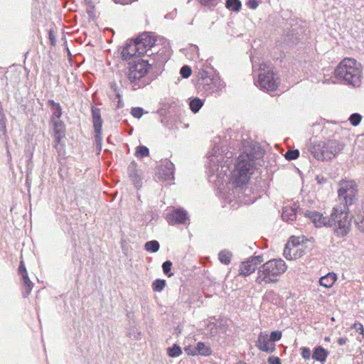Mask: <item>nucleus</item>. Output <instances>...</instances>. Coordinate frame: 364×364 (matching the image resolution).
Returning a JSON list of instances; mask_svg holds the SVG:
<instances>
[{
    "label": "nucleus",
    "mask_w": 364,
    "mask_h": 364,
    "mask_svg": "<svg viewBox=\"0 0 364 364\" xmlns=\"http://www.w3.org/2000/svg\"><path fill=\"white\" fill-rule=\"evenodd\" d=\"M333 75L347 85L359 86L363 77V66L353 58H344L335 68Z\"/></svg>",
    "instance_id": "nucleus-1"
},
{
    "label": "nucleus",
    "mask_w": 364,
    "mask_h": 364,
    "mask_svg": "<svg viewBox=\"0 0 364 364\" xmlns=\"http://www.w3.org/2000/svg\"><path fill=\"white\" fill-rule=\"evenodd\" d=\"M287 269V265L282 259H273L263 264L257 271L256 282L259 284L274 283L278 277Z\"/></svg>",
    "instance_id": "nucleus-2"
},
{
    "label": "nucleus",
    "mask_w": 364,
    "mask_h": 364,
    "mask_svg": "<svg viewBox=\"0 0 364 364\" xmlns=\"http://www.w3.org/2000/svg\"><path fill=\"white\" fill-rule=\"evenodd\" d=\"M328 227L334 228V233L339 237L346 236L351 227L349 218V209L346 205L338 204L335 205L329 217Z\"/></svg>",
    "instance_id": "nucleus-3"
},
{
    "label": "nucleus",
    "mask_w": 364,
    "mask_h": 364,
    "mask_svg": "<svg viewBox=\"0 0 364 364\" xmlns=\"http://www.w3.org/2000/svg\"><path fill=\"white\" fill-rule=\"evenodd\" d=\"M256 158L252 152H244L239 156L236 166V178L239 184H245L249 181Z\"/></svg>",
    "instance_id": "nucleus-4"
},
{
    "label": "nucleus",
    "mask_w": 364,
    "mask_h": 364,
    "mask_svg": "<svg viewBox=\"0 0 364 364\" xmlns=\"http://www.w3.org/2000/svg\"><path fill=\"white\" fill-rule=\"evenodd\" d=\"M341 149L342 146L338 141L328 140L314 145L311 151L316 159L324 161L333 159Z\"/></svg>",
    "instance_id": "nucleus-5"
},
{
    "label": "nucleus",
    "mask_w": 364,
    "mask_h": 364,
    "mask_svg": "<svg viewBox=\"0 0 364 364\" xmlns=\"http://www.w3.org/2000/svg\"><path fill=\"white\" fill-rule=\"evenodd\" d=\"M151 65L147 60H138L130 63L125 75L131 83L137 85L150 71Z\"/></svg>",
    "instance_id": "nucleus-6"
},
{
    "label": "nucleus",
    "mask_w": 364,
    "mask_h": 364,
    "mask_svg": "<svg viewBox=\"0 0 364 364\" xmlns=\"http://www.w3.org/2000/svg\"><path fill=\"white\" fill-rule=\"evenodd\" d=\"M267 63H262L259 65V70L260 73L258 76V83L260 88L267 91H274L277 89L279 84V77L277 73L273 70H268Z\"/></svg>",
    "instance_id": "nucleus-7"
},
{
    "label": "nucleus",
    "mask_w": 364,
    "mask_h": 364,
    "mask_svg": "<svg viewBox=\"0 0 364 364\" xmlns=\"http://www.w3.org/2000/svg\"><path fill=\"white\" fill-rule=\"evenodd\" d=\"M339 188L338 190V196L340 200H343L348 208L355 200L358 193V186L354 181L342 179L338 183Z\"/></svg>",
    "instance_id": "nucleus-8"
},
{
    "label": "nucleus",
    "mask_w": 364,
    "mask_h": 364,
    "mask_svg": "<svg viewBox=\"0 0 364 364\" xmlns=\"http://www.w3.org/2000/svg\"><path fill=\"white\" fill-rule=\"evenodd\" d=\"M304 237L292 236L286 245L284 256L289 260L296 259L305 254Z\"/></svg>",
    "instance_id": "nucleus-9"
},
{
    "label": "nucleus",
    "mask_w": 364,
    "mask_h": 364,
    "mask_svg": "<svg viewBox=\"0 0 364 364\" xmlns=\"http://www.w3.org/2000/svg\"><path fill=\"white\" fill-rule=\"evenodd\" d=\"M136 40L139 55L146 54L152 48H156V39L149 33H143Z\"/></svg>",
    "instance_id": "nucleus-10"
},
{
    "label": "nucleus",
    "mask_w": 364,
    "mask_h": 364,
    "mask_svg": "<svg viewBox=\"0 0 364 364\" xmlns=\"http://www.w3.org/2000/svg\"><path fill=\"white\" fill-rule=\"evenodd\" d=\"M262 257L257 256L251 257L240 265L239 274L242 276H248L253 273L257 266L262 262Z\"/></svg>",
    "instance_id": "nucleus-11"
},
{
    "label": "nucleus",
    "mask_w": 364,
    "mask_h": 364,
    "mask_svg": "<svg viewBox=\"0 0 364 364\" xmlns=\"http://www.w3.org/2000/svg\"><path fill=\"white\" fill-rule=\"evenodd\" d=\"M306 218H308L316 227L321 228L328 226L329 224V217H325L321 213L315 210H306L304 213Z\"/></svg>",
    "instance_id": "nucleus-12"
},
{
    "label": "nucleus",
    "mask_w": 364,
    "mask_h": 364,
    "mask_svg": "<svg viewBox=\"0 0 364 364\" xmlns=\"http://www.w3.org/2000/svg\"><path fill=\"white\" fill-rule=\"evenodd\" d=\"M166 220L170 225L184 224L188 220V215L183 209H174L166 215Z\"/></svg>",
    "instance_id": "nucleus-13"
},
{
    "label": "nucleus",
    "mask_w": 364,
    "mask_h": 364,
    "mask_svg": "<svg viewBox=\"0 0 364 364\" xmlns=\"http://www.w3.org/2000/svg\"><path fill=\"white\" fill-rule=\"evenodd\" d=\"M257 347L264 352L272 353L275 350V344L269 338L267 333L261 332L258 336Z\"/></svg>",
    "instance_id": "nucleus-14"
},
{
    "label": "nucleus",
    "mask_w": 364,
    "mask_h": 364,
    "mask_svg": "<svg viewBox=\"0 0 364 364\" xmlns=\"http://www.w3.org/2000/svg\"><path fill=\"white\" fill-rule=\"evenodd\" d=\"M121 55L123 60H129L134 56L139 55L136 40H132L126 44L122 50Z\"/></svg>",
    "instance_id": "nucleus-15"
},
{
    "label": "nucleus",
    "mask_w": 364,
    "mask_h": 364,
    "mask_svg": "<svg viewBox=\"0 0 364 364\" xmlns=\"http://www.w3.org/2000/svg\"><path fill=\"white\" fill-rule=\"evenodd\" d=\"M92 122L95 132L97 133V136H100L102 131V120L101 118L100 109L98 108H92Z\"/></svg>",
    "instance_id": "nucleus-16"
},
{
    "label": "nucleus",
    "mask_w": 364,
    "mask_h": 364,
    "mask_svg": "<svg viewBox=\"0 0 364 364\" xmlns=\"http://www.w3.org/2000/svg\"><path fill=\"white\" fill-rule=\"evenodd\" d=\"M328 355V351L322 346L316 347L312 353V358L322 363H325Z\"/></svg>",
    "instance_id": "nucleus-17"
},
{
    "label": "nucleus",
    "mask_w": 364,
    "mask_h": 364,
    "mask_svg": "<svg viewBox=\"0 0 364 364\" xmlns=\"http://www.w3.org/2000/svg\"><path fill=\"white\" fill-rule=\"evenodd\" d=\"M337 280V275L333 272H330L323 276L319 279V284L325 288H331Z\"/></svg>",
    "instance_id": "nucleus-18"
},
{
    "label": "nucleus",
    "mask_w": 364,
    "mask_h": 364,
    "mask_svg": "<svg viewBox=\"0 0 364 364\" xmlns=\"http://www.w3.org/2000/svg\"><path fill=\"white\" fill-rule=\"evenodd\" d=\"M48 104L53 109L50 122H54V120H60V119L63 114L60 105L53 100H49Z\"/></svg>",
    "instance_id": "nucleus-19"
},
{
    "label": "nucleus",
    "mask_w": 364,
    "mask_h": 364,
    "mask_svg": "<svg viewBox=\"0 0 364 364\" xmlns=\"http://www.w3.org/2000/svg\"><path fill=\"white\" fill-rule=\"evenodd\" d=\"M22 277L23 287L22 294H23V297L26 298L31 294V291H32L33 287V284L30 280L28 274L25 275L23 277Z\"/></svg>",
    "instance_id": "nucleus-20"
},
{
    "label": "nucleus",
    "mask_w": 364,
    "mask_h": 364,
    "mask_svg": "<svg viewBox=\"0 0 364 364\" xmlns=\"http://www.w3.org/2000/svg\"><path fill=\"white\" fill-rule=\"evenodd\" d=\"M355 224L361 232H364V204L355 217Z\"/></svg>",
    "instance_id": "nucleus-21"
},
{
    "label": "nucleus",
    "mask_w": 364,
    "mask_h": 364,
    "mask_svg": "<svg viewBox=\"0 0 364 364\" xmlns=\"http://www.w3.org/2000/svg\"><path fill=\"white\" fill-rule=\"evenodd\" d=\"M196 348L199 355L206 356L211 354V348L203 342H198Z\"/></svg>",
    "instance_id": "nucleus-22"
},
{
    "label": "nucleus",
    "mask_w": 364,
    "mask_h": 364,
    "mask_svg": "<svg viewBox=\"0 0 364 364\" xmlns=\"http://www.w3.org/2000/svg\"><path fill=\"white\" fill-rule=\"evenodd\" d=\"M232 253L228 250H222L219 252L218 257L221 263L229 264L232 259Z\"/></svg>",
    "instance_id": "nucleus-23"
},
{
    "label": "nucleus",
    "mask_w": 364,
    "mask_h": 364,
    "mask_svg": "<svg viewBox=\"0 0 364 364\" xmlns=\"http://www.w3.org/2000/svg\"><path fill=\"white\" fill-rule=\"evenodd\" d=\"M350 328L355 329L359 333L360 336L357 337V340L361 343L364 339V327L363 324L356 321L351 325Z\"/></svg>",
    "instance_id": "nucleus-24"
},
{
    "label": "nucleus",
    "mask_w": 364,
    "mask_h": 364,
    "mask_svg": "<svg viewBox=\"0 0 364 364\" xmlns=\"http://www.w3.org/2000/svg\"><path fill=\"white\" fill-rule=\"evenodd\" d=\"M282 217L284 220L286 221H293L296 219V213L294 212V210L292 208H286L283 210V213L282 214Z\"/></svg>",
    "instance_id": "nucleus-25"
},
{
    "label": "nucleus",
    "mask_w": 364,
    "mask_h": 364,
    "mask_svg": "<svg viewBox=\"0 0 364 364\" xmlns=\"http://www.w3.org/2000/svg\"><path fill=\"white\" fill-rule=\"evenodd\" d=\"M225 5L228 9L234 11H237L241 8V3L239 0H227Z\"/></svg>",
    "instance_id": "nucleus-26"
},
{
    "label": "nucleus",
    "mask_w": 364,
    "mask_h": 364,
    "mask_svg": "<svg viewBox=\"0 0 364 364\" xmlns=\"http://www.w3.org/2000/svg\"><path fill=\"white\" fill-rule=\"evenodd\" d=\"M163 167L166 170L164 179L170 180L173 178V164L170 162H167L164 166H161V169H163Z\"/></svg>",
    "instance_id": "nucleus-27"
},
{
    "label": "nucleus",
    "mask_w": 364,
    "mask_h": 364,
    "mask_svg": "<svg viewBox=\"0 0 364 364\" xmlns=\"http://www.w3.org/2000/svg\"><path fill=\"white\" fill-rule=\"evenodd\" d=\"M149 155V150L145 146H139L136 147L135 156L137 158H144Z\"/></svg>",
    "instance_id": "nucleus-28"
},
{
    "label": "nucleus",
    "mask_w": 364,
    "mask_h": 364,
    "mask_svg": "<svg viewBox=\"0 0 364 364\" xmlns=\"http://www.w3.org/2000/svg\"><path fill=\"white\" fill-rule=\"evenodd\" d=\"M53 137L55 139L54 147L58 149V146L61 144L62 140L65 137V132H53Z\"/></svg>",
    "instance_id": "nucleus-29"
},
{
    "label": "nucleus",
    "mask_w": 364,
    "mask_h": 364,
    "mask_svg": "<svg viewBox=\"0 0 364 364\" xmlns=\"http://www.w3.org/2000/svg\"><path fill=\"white\" fill-rule=\"evenodd\" d=\"M145 249L151 252H156L159 249V243L156 240L149 241L145 244Z\"/></svg>",
    "instance_id": "nucleus-30"
},
{
    "label": "nucleus",
    "mask_w": 364,
    "mask_h": 364,
    "mask_svg": "<svg viewBox=\"0 0 364 364\" xmlns=\"http://www.w3.org/2000/svg\"><path fill=\"white\" fill-rule=\"evenodd\" d=\"M203 106V102L199 98H195L190 102V108L194 113H196Z\"/></svg>",
    "instance_id": "nucleus-31"
},
{
    "label": "nucleus",
    "mask_w": 364,
    "mask_h": 364,
    "mask_svg": "<svg viewBox=\"0 0 364 364\" xmlns=\"http://www.w3.org/2000/svg\"><path fill=\"white\" fill-rule=\"evenodd\" d=\"M182 353V350L181 348L174 344L171 348H168V355L169 357L175 358L179 356Z\"/></svg>",
    "instance_id": "nucleus-32"
},
{
    "label": "nucleus",
    "mask_w": 364,
    "mask_h": 364,
    "mask_svg": "<svg viewBox=\"0 0 364 364\" xmlns=\"http://www.w3.org/2000/svg\"><path fill=\"white\" fill-rule=\"evenodd\" d=\"M166 286L164 279H156L152 284V289L154 291H161Z\"/></svg>",
    "instance_id": "nucleus-33"
},
{
    "label": "nucleus",
    "mask_w": 364,
    "mask_h": 364,
    "mask_svg": "<svg viewBox=\"0 0 364 364\" xmlns=\"http://www.w3.org/2000/svg\"><path fill=\"white\" fill-rule=\"evenodd\" d=\"M6 119L5 114L2 112V109L0 107V131L3 134L6 135Z\"/></svg>",
    "instance_id": "nucleus-34"
},
{
    "label": "nucleus",
    "mask_w": 364,
    "mask_h": 364,
    "mask_svg": "<svg viewBox=\"0 0 364 364\" xmlns=\"http://www.w3.org/2000/svg\"><path fill=\"white\" fill-rule=\"evenodd\" d=\"M53 127V132H60L64 131L65 129V124L63 121L61 120H54V122H51Z\"/></svg>",
    "instance_id": "nucleus-35"
},
{
    "label": "nucleus",
    "mask_w": 364,
    "mask_h": 364,
    "mask_svg": "<svg viewBox=\"0 0 364 364\" xmlns=\"http://www.w3.org/2000/svg\"><path fill=\"white\" fill-rule=\"evenodd\" d=\"M362 116L358 113L352 114L349 117V121L353 126H357L360 124Z\"/></svg>",
    "instance_id": "nucleus-36"
},
{
    "label": "nucleus",
    "mask_w": 364,
    "mask_h": 364,
    "mask_svg": "<svg viewBox=\"0 0 364 364\" xmlns=\"http://www.w3.org/2000/svg\"><path fill=\"white\" fill-rule=\"evenodd\" d=\"M299 151L296 149L289 150L284 154V157L287 160L296 159L299 157Z\"/></svg>",
    "instance_id": "nucleus-37"
},
{
    "label": "nucleus",
    "mask_w": 364,
    "mask_h": 364,
    "mask_svg": "<svg viewBox=\"0 0 364 364\" xmlns=\"http://www.w3.org/2000/svg\"><path fill=\"white\" fill-rule=\"evenodd\" d=\"M171 266H172V262L169 260L164 262L162 264V268H163L164 272L166 274H167L168 277H171L173 275V273H169V272L171 271Z\"/></svg>",
    "instance_id": "nucleus-38"
},
{
    "label": "nucleus",
    "mask_w": 364,
    "mask_h": 364,
    "mask_svg": "<svg viewBox=\"0 0 364 364\" xmlns=\"http://www.w3.org/2000/svg\"><path fill=\"white\" fill-rule=\"evenodd\" d=\"M180 73L184 78H188L191 75V69L188 65H184L181 68Z\"/></svg>",
    "instance_id": "nucleus-39"
},
{
    "label": "nucleus",
    "mask_w": 364,
    "mask_h": 364,
    "mask_svg": "<svg viewBox=\"0 0 364 364\" xmlns=\"http://www.w3.org/2000/svg\"><path fill=\"white\" fill-rule=\"evenodd\" d=\"M282 333L279 331H272L269 336V338L271 339L272 342L279 341L282 338Z\"/></svg>",
    "instance_id": "nucleus-40"
},
{
    "label": "nucleus",
    "mask_w": 364,
    "mask_h": 364,
    "mask_svg": "<svg viewBox=\"0 0 364 364\" xmlns=\"http://www.w3.org/2000/svg\"><path fill=\"white\" fill-rule=\"evenodd\" d=\"M301 355L303 358L305 360H309L311 358V350L309 348L307 347H301L300 348Z\"/></svg>",
    "instance_id": "nucleus-41"
},
{
    "label": "nucleus",
    "mask_w": 364,
    "mask_h": 364,
    "mask_svg": "<svg viewBox=\"0 0 364 364\" xmlns=\"http://www.w3.org/2000/svg\"><path fill=\"white\" fill-rule=\"evenodd\" d=\"M131 114L136 118H141L143 115V109L141 107H134L132 109Z\"/></svg>",
    "instance_id": "nucleus-42"
},
{
    "label": "nucleus",
    "mask_w": 364,
    "mask_h": 364,
    "mask_svg": "<svg viewBox=\"0 0 364 364\" xmlns=\"http://www.w3.org/2000/svg\"><path fill=\"white\" fill-rule=\"evenodd\" d=\"M159 55H160V56H161V61H163V62L166 61L168 60V55H169L168 48L167 47L164 46L163 48L162 51Z\"/></svg>",
    "instance_id": "nucleus-43"
},
{
    "label": "nucleus",
    "mask_w": 364,
    "mask_h": 364,
    "mask_svg": "<svg viewBox=\"0 0 364 364\" xmlns=\"http://www.w3.org/2000/svg\"><path fill=\"white\" fill-rule=\"evenodd\" d=\"M18 273L21 277H23V276L28 274L27 271H26V266H25V264H24V262L23 260H21L20 262V265H19V267H18Z\"/></svg>",
    "instance_id": "nucleus-44"
},
{
    "label": "nucleus",
    "mask_w": 364,
    "mask_h": 364,
    "mask_svg": "<svg viewBox=\"0 0 364 364\" xmlns=\"http://www.w3.org/2000/svg\"><path fill=\"white\" fill-rule=\"evenodd\" d=\"M202 5L204 6H215L218 3V0H198Z\"/></svg>",
    "instance_id": "nucleus-45"
},
{
    "label": "nucleus",
    "mask_w": 364,
    "mask_h": 364,
    "mask_svg": "<svg viewBox=\"0 0 364 364\" xmlns=\"http://www.w3.org/2000/svg\"><path fill=\"white\" fill-rule=\"evenodd\" d=\"M260 0H248L247 5L249 8L252 9H255L258 5Z\"/></svg>",
    "instance_id": "nucleus-46"
},
{
    "label": "nucleus",
    "mask_w": 364,
    "mask_h": 364,
    "mask_svg": "<svg viewBox=\"0 0 364 364\" xmlns=\"http://www.w3.org/2000/svg\"><path fill=\"white\" fill-rule=\"evenodd\" d=\"M186 353L189 355H196L198 354L196 348H193L192 346H188L185 348Z\"/></svg>",
    "instance_id": "nucleus-47"
},
{
    "label": "nucleus",
    "mask_w": 364,
    "mask_h": 364,
    "mask_svg": "<svg viewBox=\"0 0 364 364\" xmlns=\"http://www.w3.org/2000/svg\"><path fill=\"white\" fill-rule=\"evenodd\" d=\"M268 363L269 364H282L280 359L278 357H275V356H270L268 358Z\"/></svg>",
    "instance_id": "nucleus-48"
},
{
    "label": "nucleus",
    "mask_w": 364,
    "mask_h": 364,
    "mask_svg": "<svg viewBox=\"0 0 364 364\" xmlns=\"http://www.w3.org/2000/svg\"><path fill=\"white\" fill-rule=\"evenodd\" d=\"M200 77L203 80H209V81L212 80V79L210 77H208V73L205 71L200 73Z\"/></svg>",
    "instance_id": "nucleus-49"
},
{
    "label": "nucleus",
    "mask_w": 364,
    "mask_h": 364,
    "mask_svg": "<svg viewBox=\"0 0 364 364\" xmlns=\"http://www.w3.org/2000/svg\"><path fill=\"white\" fill-rule=\"evenodd\" d=\"M348 341V339L346 338H339L337 340V343L339 346H343L345 345Z\"/></svg>",
    "instance_id": "nucleus-50"
},
{
    "label": "nucleus",
    "mask_w": 364,
    "mask_h": 364,
    "mask_svg": "<svg viewBox=\"0 0 364 364\" xmlns=\"http://www.w3.org/2000/svg\"><path fill=\"white\" fill-rule=\"evenodd\" d=\"M115 3L121 4H127L129 2V0H114Z\"/></svg>",
    "instance_id": "nucleus-51"
},
{
    "label": "nucleus",
    "mask_w": 364,
    "mask_h": 364,
    "mask_svg": "<svg viewBox=\"0 0 364 364\" xmlns=\"http://www.w3.org/2000/svg\"><path fill=\"white\" fill-rule=\"evenodd\" d=\"M325 341H330V338L329 337H326L324 338Z\"/></svg>",
    "instance_id": "nucleus-52"
},
{
    "label": "nucleus",
    "mask_w": 364,
    "mask_h": 364,
    "mask_svg": "<svg viewBox=\"0 0 364 364\" xmlns=\"http://www.w3.org/2000/svg\"><path fill=\"white\" fill-rule=\"evenodd\" d=\"M235 364H246V363H243V362H238V363H235Z\"/></svg>",
    "instance_id": "nucleus-53"
}]
</instances>
